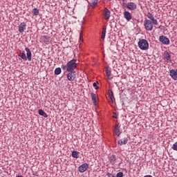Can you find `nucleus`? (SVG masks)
Returning <instances> with one entry per match:
<instances>
[{
    "label": "nucleus",
    "mask_w": 177,
    "mask_h": 177,
    "mask_svg": "<svg viewBox=\"0 0 177 177\" xmlns=\"http://www.w3.org/2000/svg\"><path fill=\"white\" fill-rule=\"evenodd\" d=\"M147 17L148 19H145L144 21V27L146 30V31H153V26H158V21L154 18V15L151 14V12L147 13Z\"/></svg>",
    "instance_id": "obj_1"
},
{
    "label": "nucleus",
    "mask_w": 177,
    "mask_h": 177,
    "mask_svg": "<svg viewBox=\"0 0 177 177\" xmlns=\"http://www.w3.org/2000/svg\"><path fill=\"white\" fill-rule=\"evenodd\" d=\"M77 59H72L69 61L66 65H62V70H66V71H74L77 68Z\"/></svg>",
    "instance_id": "obj_2"
},
{
    "label": "nucleus",
    "mask_w": 177,
    "mask_h": 177,
    "mask_svg": "<svg viewBox=\"0 0 177 177\" xmlns=\"http://www.w3.org/2000/svg\"><path fill=\"white\" fill-rule=\"evenodd\" d=\"M138 48L141 50H147L149 49V41L147 40L142 39L138 41Z\"/></svg>",
    "instance_id": "obj_3"
},
{
    "label": "nucleus",
    "mask_w": 177,
    "mask_h": 177,
    "mask_svg": "<svg viewBox=\"0 0 177 177\" xmlns=\"http://www.w3.org/2000/svg\"><path fill=\"white\" fill-rule=\"evenodd\" d=\"M67 78L68 81H74L77 78V72L75 71H68Z\"/></svg>",
    "instance_id": "obj_4"
},
{
    "label": "nucleus",
    "mask_w": 177,
    "mask_h": 177,
    "mask_svg": "<svg viewBox=\"0 0 177 177\" xmlns=\"http://www.w3.org/2000/svg\"><path fill=\"white\" fill-rule=\"evenodd\" d=\"M159 41L160 42H162L163 45H169V39L164 35L159 37Z\"/></svg>",
    "instance_id": "obj_5"
},
{
    "label": "nucleus",
    "mask_w": 177,
    "mask_h": 177,
    "mask_svg": "<svg viewBox=\"0 0 177 177\" xmlns=\"http://www.w3.org/2000/svg\"><path fill=\"white\" fill-rule=\"evenodd\" d=\"M163 59L166 60V62L171 63V54L168 53V51H165L162 55Z\"/></svg>",
    "instance_id": "obj_6"
},
{
    "label": "nucleus",
    "mask_w": 177,
    "mask_h": 177,
    "mask_svg": "<svg viewBox=\"0 0 177 177\" xmlns=\"http://www.w3.org/2000/svg\"><path fill=\"white\" fill-rule=\"evenodd\" d=\"M88 168H89V166L88 165V164L84 163L79 167V169H78L79 172L82 174L83 172H85V171H86V169H88Z\"/></svg>",
    "instance_id": "obj_7"
},
{
    "label": "nucleus",
    "mask_w": 177,
    "mask_h": 177,
    "mask_svg": "<svg viewBox=\"0 0 177 177\" xmlns=\"http://www.w3.org/2000/svg\"><path fill=\"white\" fill-rule=\"evenodd\" d=\"M126 8L129 9V10H135V9H136L137 8V6H136V3L133 2H130L127 4Z\"/></svg>",
    "instance_id": "obj_8"
},
{
    "label": "nucleus",
    "mask_w": 177,
    "mask_h": 177,
    "mask_svg": "<svg viewBox=\"0 0 177 177\" xmlns=\"http://www.w3.org/2000/svg\"><path fill=\"white\" fill-rule=\"evenodd\" d=\"M26 28H27V25L26 24V23L22 22L19 26L18 30H19V32L23 33V32H24V31H26Z\"/></svg>",
    "instance_id": "obj_9"
},
{
    "label": "nucleus",
    "mask_w": 177,
    "mask_h": 177,
    "mask_svg": "<svg viewBox=\"0 0 177 177\" xmlns=\"http://www.w3.org/2000/svg\"><path fill=\"white\" fill-rule=\"evenodd\" d=\"M25 50L26 52V60L28 59V62H31L32 59L31 50L28 48H26Z\"/></svg>",
    "instance_id": "obj_10"
},
{
    "label": "nucleus",
    "mask_w": 177,
    "mask_h": 177,
    "mask_svg": "<svg viewBox=\"0 0 177 177\" xmlns=\"http://www.w3.org/2000/svg\"><path fill=\"white\" fill-rule=\"evenodd\" d=\"M110 10L109 9H107V8H105L104 10V19L105 20H109V19H110Z\"/></svg>",
    "instance_id": "obj_11"
},
{
    "label": "nucleus",
    "mask_w": 177,
    "mask_h": 177,
    "mask_svg": "<svg viewBox=\"0 0 177 177\" xmlns=\"http://www.w3.org/2000/svg\"><path fill=\"white\" fill-rule=\"evenodd\" d=\"M124 17L125 19L127 20V21L132 20V15H131V12H129V11L124 12Z\"/></svg>",
    "instance_id": "obj_12"
},
{
    "label": "nucleus",
    "mask_w": 177,
    "mask_h": 177,
    "mask_svg": "<svg viewBox=\"0 0 177 177\" xmlns=\"http://www.w3.org/2000/svg\"><path fill=\"white\" fill-rule=\"evenodd\" d=\"M170 76L171 77V78L173 80H174L175 81H177V71L172 69L170 71Z\"/></svg>",
    "instance_id": "obj_13"
},
{
    "label": "nucleus",
    "mask_w": 177,
    "mask_h": 177,
    "mask_svg": "<svg viewBox=\"0 0 177 177\" xmlns=\"http://www.w3.org/2000/svg\"><path fill=\"white\" fill-rule=\"evenodd\" d=\"M40 41L46 44V45H49V38L45 35L41 37Z\"/></svg>",
    "instance_id": "obj_14"
},
{
    "label": "nucleus",
    "mask_w": 177,
    "mask_h": 177,
    "mask_svg": "<svg viewBox=\"0 0 177 177\" xmlns=\"http://www.w3.org/2000/svg\"><path fill=\"white\" fill-rule=\"evenodd\" d=\"M105 73L108 80H113V77H111V71H110L109 68H106Z\"/></svg>",
    "instance_id": "obj_15"
},
{
    "label": "nucleus",
    "mask_w": 177,
    "mask_h": 177,
    "mask_svg": "<svg viewBox=\"0 0 177 177\" xmlns=\"http://www.w3.org/2000/svg\"><path fill=\"white\" fill-rule=\"evenodd\" d=\"M118 145L122 146V145H127L128 143V138H123L118 142Z\"/></svg>",
    "instance_id": "obj_16"
},
{
    "label": "nucleus",
    "mask_w": 177,
    "mask_h": 177,
    "mask_svg": "<svg viewBox=\"0 0 177 177\" xmlns=\"http://www.w3.org/2000/svg\"><path fill=\"white\" fill-rule=\"evenodd\" d=\"M98 0H91L88 3L91 8H95L97 5Z\"/></svg>",
    "instance_id": "obj_17"
},
{
    "label": "nucleus",
    "mask_w": 177,
    "mask_h": 177,
    "mask_svg": "<svg viewBox=\"0 0 177 177\" xmlns=\"http://www.w3.org/2000/svg\"><path fill=\"white\" fill-rule=\"evenodd\" d=\"M117 160V158L115 157V155H112L109 157V161L111 164H114L115 161Z\"/></svg>",
    "instance_id": "obj_18"
},
{
    "label": "nucleus",
    "mask_w": 177,
    "mask_h": 177,
    "mask_svg": "<svg viewBox=\"0 0 177 177\" xmlns=\"http://www.w3.org/2000/svg\"><path fill=\"white\" fill-rule=\"evenodd\" d=\"M39 115H42V117H44V118H48V114L46 113V112L44 111V110L42 109L39 110Z\"/></svg>",
    "instance_id": "obj_19"
},
{
    "label": "nucleus",
    "mask_w": 177,
    "mask_h": 177,
    "mask_svg": "<svg viewBox=\"0 0 177 177\" xmlns=\"http://www.w3.org/2000/svg\"><path fill=\"white\" fill-rule=\"evenodd\" d=\"M114 129L115 135H117V136H120V127L118 126V124L115 125Z\"/></svg>",
    "instance_id": "obj_20"
},
{
    "label": "nucleus",
    "mask_w": 177,
    "mask_h": 177,
    "mask_svg": "<svg viewBox=\"0 0 177 177\" xmlns=\"http://www.w3.org/2000/svg\"><path fill=\"white\" fill-rule=\"evenodd\" d=\"M72 157H73V158H78V157H80V152L77 151H72Z\"/></svg>",
    "instance_id": "obj_21"
},
{
    "label": "nucleus",
    "mask_w": 177,
    "mask_h": 177,
    "mask_svg": "<svg viewBox=\"0 0 177 177\" xmlns=\"http://www.w3.org/2000/svg\"><path fill=\"white\" fill-rule=\"evenodd\" d=\"M106 27L102 28V35H101V38L102 39H104V38H106Z\"/></svg>",
    "instance_id": "obj_22"
},
{
    "label": "nucleus",
    "mask_w": 177,
    "mask_h": 177,
    "mask_svg": "<svg viewBox=\"0 0 177 177\" xmlns=\"http://www.w3.org/2000/svg\"><path fill=\"white\" fill-rule=\"evenodd\" d=\"M91 95L93 102L94 103V104L96 105V97H97V96L96 95V94L93 93H92Z\"/></svg>",
    "instance_id": "obj_23"
},
{
    "label": "nucleus",
    "mask_w": 177,
    "mask_h": 177,
    "mask_svg": "<svg viewBox=\"0 0 177 177\" xmlns=\"http://www.w3.org/2000/svg\"><path fill=\"white\" fill-rule=\"evenodd\" d=\"M32 13L35 16H38L39 15V10L37 8H33V10H32Z\"/></svg>",
    "instance_id": "obj_24"
},
{
    "label": "nucleus",
    "mask_w": 177,
    "mask_h": 177,
    "mask_svg": "<svg viewBox=\"0 0 177 177\" xmlns=\"http://www.w3.org/2000/svg\"><path fill=\"white\" fill-rule=\"evenodd\" d=\"M19 57H21V59H23V60H27V56H26V53H21L19 54Z\"/></svg>",
    "instance_id": "obj_25"
},
{
    "label": "nucleus",
    "mask_w": 177,
    "mask_h": 177,
    "mask_svg": "<svg viewBox=\"0 0 177 177\" xmlns=\"http://www.w3.org/2000/svg\"><path fill=\"white\" fill-rule=\"evenodd\" d=\"M61 73H62V68H55V74L56 75H59V74H61Z\"/></svg>",
    "instance_id": "obj_26"
},
{
    "label": "nucleus",
    "mask_w": 177,
    "mask_h": 177,
    "mask_svg": "<svg viewBox=\"0 0 177 177\" xmlns=\"http://www.w3.org/2000/svg\"><path fill=\"white\" fill-rule=\"evenodd\" d=\"M171 149L174 150V151H177V142L172 145Z\"/></svg>",
    "instance_id": "obj_27"
},
{
    "label": "nucleus",
    "mask_w": 177,
    "mask_h": 177,
    "mask_svg": "<svg viewBox=\"0 0 177 177\" xmlns=\"http://www.w3.org/2000/svg\"><path fill=\"white\" fill-rule=\"evenodd\" d=\"M97 84H99V82H95L93 84V86H94V88H95L96 91H97V89H99V86H97Z\"/></svg>",
    "instance_id": "obj_28"
},
{
    "label": "nucleus",
    "mask_w": 177,
    "mask_h": 177,
    "mask_svg": "<svg viewBox=\"0 0 177 177\" xmlns=\"http://www.w3.org/2000/svg\"><path fill=\"white\" fill-rule=\"evenodd\" d=\"M123 176H124V173H122V172H118L116 174V177H123Z\"/></svg>",
    "instance_id": "obj_29"
},
{
    "label": "nucleus",
    "mask_w": 177,
    "mask_h": 177,
    "mask_svg": "<svg viewBox=\"0 0 177 177\" xmlns=\"http://www.w3.org/2000/svg\"><path fill=\"white\" fill-rule=\"evenodd\" d=\"M108 95H109V97L114 95V94L113 93V91L109 90Z\"/></svg>",
    "instance_id": "obj_30"
},
{
    "label": "nucleus",
    "mask_w": 177,
    "mask_h": 177,
    "mask_svg": "<svg viewBox=\"0 0 177 177\" xmlns=\"http://www.w3.org/2000/svg\"><path fill=\"white\" fill-rule=\"evenodd\" d=\"M109 97H110V102L113 103V102H114V95H111L109 96Z\"/></svg>",
    "instance_id": "obj_31"
},
{
    "label": "nucleus",
    "mask_w": 177,
    "mask_h": 177,
    "mask_svg": "<svg viewBox=\"0 0 177 177\" xmlns=\"http://www.w3.org/2000/svg\"><path fill=\"white\" fill-rule=\"evenodd\" d=\"M107 176H108L109 177H114V176H113V174H110V173H109V174H107Z\"/></svg>",
    "instance_id": "obj_32"
},
{
    "label": "nucleus",
    "mask_w": 177,
    "mask_h": 177,
    "mask_svg": "<svg viewBox=\"0 0 177 177\" xmlns=\"http://www.w3.org/2000/svg\"><path fill=\"white\" fill-rule=\"evenodd\" d=\"M82 33H83V32H82H82H80V39H82Z\"/></svg>",
    "instance_id": "obj_33"
},
{
    "label": "nucleus",
    "mask_w": 177,
    "mask_h": 177,
    "mask_svg": "<svg viewBox=\"0 0 177 177\" xmlns=\"http://www.w3.org/2000/svg\"><path fill=\"white\" fill-rule=\"evenodd\" d=\"M108 1H111V0H108Z\"/></svg>",
    "instance_id": "obj_34"
}]
</instances>
